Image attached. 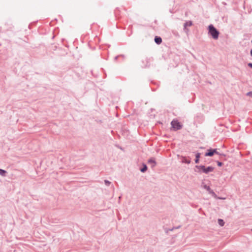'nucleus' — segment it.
Listing matches in <instances>:
<instances>
[{
  "mask_svg": "<svg viewBox=\"0 0 252 252\" xmlns=\"http://www.w3.org/2000/svg\"><path fill=\"white\" fill-rule=\"evenodd\" d=\"M209 33L211 35L214 39H217L219 37V32L212 25H210L208 27Z\"/></svg>",
  "mask_w": 252,
  "mask_h": 252,
  "instance_id": "f257e3e1",
  "label": "nucleus"
},
{
  "mask_svg": "<svg viewBox=\"0 0 252 252\" xmlns=\"http://www.w3.org/2000/svg\"><path fill=\"white\" fill-rule=\"evenodd\" d=\"M196 168H197L199 170H201L204 173L206 174H207L209 172H212L214 169V168L212 166L205 167L203 165L196 166Z\"/></svg>",
  "mask_w": 252,
  "mask_h": 252,
  "instance_id": "f03ea898",
  "label": "nucleus"
},
{
  "mask_svg": "<svg viewBox=\"0 0 252 252\" xmlns=\"http://www.w3.org/2000/svg\"><path fill=\"white\" fill-rule=\"evenodd\" d=\"M172 128L174 130L180 129L182 127V125L177 120H173L171 122Z\"/></svg>",
  "mask_w": 252,
  "mask_h": 252,
  "instance_id": "7ed1b4c3",
  "label": "nucleus"
},
{
  "mask_svg": "<svg viewBox=\"0 0 252 252\" xmlns=\"http://www.w3.org/2000/svg\"><path fill=\"white\" fill-rule=\"evenodd\" d=\"M207 151L208 152L207 153H206L205 154V156H206V157H208V156L211 157V156H213V155L214 154H218L216 149H209L207 150Z\"/></svg>",
  "mask_w": 252,
  "mask_h": 252,
  "instance_id": "20e7f679",
  "label": "nucleus"
},
{
  "mask_svg": "<svg viewBox=\"0 0 252 252\" xmlns=\"http://www.w3.org/2000/svg\"><path fill=\"white\" fill-rule=\"evenodd\" d=\"M148 163L150 164L152 167L155 166L156 163L154 158H151L148 160Z\"/></svg>",
  "mask_w": 252,
  "mask_h": 252,
  "instance_id": "39448f33",
  "label": "nucleus"
},
{
  "mask_svg": "<svg viewBox=\"0 0 252 252\" xmlns=\"http://www.w3.org/2000/svg\"><path fill=\"white\" fill-rule=\"evenodd\" d=\"M155 41L156 43L159 44L162 42V39L160 37L156 36Z\"/></svg>",
  "mask_w": 252,
  "mask_h": 252,
  "instance_id": "423d86ee",
  "label": "nucleus"
},
{
  "mask_svg": "<svg viewBox=\"0 0 252 252\" xmlns=\"http://www.w3.org/2000/svg\"><path fill=\"white\" fill-rule=\"evenodd\" d=\"M218 223L221 226H223L224 224V222L223 220L221 219H219L218 220Z\"/></svg>",
  "mask_w": 252,
  "mask_h": 252,
  "instance_id": "0eeeda50",
  "label": "nucleus"
},
{
  "mask_svg": "<svg viewBox=\"0 0 252 252\" xmlns=\"http://www.w3.org/2000/svg\"><path fill=\"white\" fill-rule=\"evenodd\" d=\"M200 157V154L198 153L196 155V159H195V163H198L199 161V158Z\"/></svg>",
  "mask_w": 252,
  "mask_h": 252,
  "instance_id": "6e6552de",
  "label": "nucleus"
},
{
  "mask_svg": "<svg viewBox=\"0 0 252 252\" xmlns=\"http://www.w3.org/2000/svg\"><path fill=\"white\" fill-rule=\"evenodd\" d=\"M5 173L6 171L5 170L0 169V175L2 176H5Z\"/></svg>",
  "mask_w": 252,
  "mask_h": 252,
  "instance_id": "1a4fd4ad",
  "label": "nucleus"
},
{
  "mask_svg": "<svg viewBox=\"0 0 252 252\" xmlns=\"http://www.w3.org/2000/svg\"><path fill=\"white\" fill-rule=\"evenodd\" d=\"M192 25V23L191 22H187L185 24V26L186 27V26H191Z\"/></svg>",
  "mask_w": 252,
  "mask_h": 252,
  "instance_id": "9d476101",
  "label": "nucleus"
},
{
  "mask_svg": "<svg viewBox=\"0 0 252 252\" xmlns=\"http://www.w3.org/2000/svg\"><path fill=\"white\" fill-rule=\"evenodd\" d=\"M147 166L146 165H145L144 166V167L141 169V171L142 172H144L147 170Z\"/></svg>",
  "mask_w": 252,
  "mask_h": 252,
  "instance_id": "9b49d317",
  "label": "nucleus"
},
{
  "mask_svg": "<svg viewBox=\"0 0 252 252\" xmlns=\"http://www.w3.org/2000/svg\"><path fill=\"white\" fill-rule=\"evenodd\" d=\"M217 164H218V166H221L222 164V163L220 161H218Z\"/></svg>",
  "mask_w": 252,
  "mask_h": 252,
  "instance_id": "f8f14e48",
  "label": "nucleus"
},
{
  "mask_svg": "<svg viewBox=\"0 0 252 252\" xmlns=\"http://www.w3.org/2000/svg\"><path fill=\"white\" fill-rule=\"evenodd\" d=\"M247 95L252 97V92L248 93Z\"/></svg>",
  "mask_w": 252,
  "mask_h": 252,
  "instance_id": "ddd939ff",
  "label": "nucleus"
},
{
  "mask_svg": "<svg viewBox=\"0 0 252 252\" xmlns=\"http://www.w3.org/2000/svg\"><path fill=\"white\" fill-rule=\"evenodd\" d=\"M105 182L106 184L107 185H108L110 184V183L108 181H105Z\"/></svg>",
  "mask_w": 252,
  "mask_h": 252,
  "instance_id": "4468645a",
  "label": "nucleus"
},
{
  "mask_svg": "<svg viewBox=\"0 0 252 252\" xmlns=\"http://www.w3.org/2000/svg\"><path fill=\"white\" fill-rule=\"evenodd\" d=\"M248 66L252 68V63H248Z\"/></svg>",
  "mask_w": 252,
  "mask_h": 252,
  "instance_id": "2eb2a0df",
  "label": "nucleus"
},
{
  "mask_svg": "<svg viewBox=\"0 0 252 252\" xmlns=\"http://www.w3.org/2000/svg\"><path fill=\"white\" fill-rule=\"evenodd\" d=\"M250 54L252 56V49H251V50L250 51Z\"/></svg>",
  "mask_w": 252,
  "mask_h": 252,
  "instance_id": "dca6fc26",
  "label": "nucleus"
}]
</instances>
